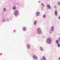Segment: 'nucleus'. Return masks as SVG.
Wrapping results in <instances>:
<instances>
[{
	"mask_svg": "<svg viewBox=\"0 0 60 60\" xmlns=\"http://www.w3.org/2000/svg\"><path fill=\"white\" fill-rule=\"evenodd\" d=\"M19 13V11L18 10H15L14 13V15L16 16Z\"/></svg>",
	"mask_w": 60,
	"mask_h": 60,
	"instance_id": "1",
	"label": "nucleus"
},
{
	"mask_svg": "<svg viewBox=\"0 0 60 60\" xmlns=\"http://www.w3.org/2000/svg\"><path fill=\"white\" fill-rule=\"evenodd\" d=\"M52 40L50 38H48L47 39V43H50L51 42Z\"/></svg>",
	"mask_w": 60,
	"mask_h": 60,
	"instance_id": "2",
	"label": "nucleus"
},
{
	"mask_svg": "<svg viewBox=\"0 0 60 60\" xmlns=\"http://www.w3.org/2000/svg\"><path fill=\"white\" fill-rule=\"evenodd\" d=\"M41 29H40V28H38V34H41Z\"/></svg>",
	"mask_w": 60,
	"mask_h": 60,
	"instance_id": "3",
	"label": "nucleus"
},
{
	"mask_svg": "<svg viewBox=\"0 0 60 60\" xmlns=\"http://www.w3.org/2000/svg\"><path fill=\"white\" fill-rule=\"evenodd\" d=\"M33 57L35 59H36L37 58V57L35 55H34L33 56Z\"/></svg>",
	"mask_w": 60,
	"mask_h": 60,
	"instance_id": "4",
	"label": "nucleus"
},
{
	"mask_svg": "<svg viewBox=\"0 0 60 60\" xmlns=\"http://www.w3.org/2000/svg\"><path fill=\"white\" fill-rule=\"evenodd\" d=\"M47 7H48V8H49V9H51V7H50V5H48Z\"/></svg>",
	"mask_w": 60,
	"mask_h": 60,
	"instance_id": "5",
	"label": "nucleus"
},
{
	"mask_svg": "<svg viewBox=\"0 0 60 60\" xmlns=\"http://www.w3.org/2000/svg\"><path fill=\"white\" fill-rule=\"evenodd\" d=\"M26 28L25 27H24L23 28V31H26Z\"/></svg>",
	"mask_w": 60,
	"mask_h": 60,
	"instance_id": "6",
	"label": "nucleus"
},
{
	"mask_svg": "<svg viewBox=\"0 0 60 60\" xmlns=\"http://www.w3.org/2000/svg\"><path fill=\"white\" fill-rule=\"evenodd\" d=\"M16 8L15 7V6H14V7L13 8V9L14 10H16Z\"/></svg>",
	"mask_w": 60,
	"mask_h": 60,
	"instance_id": "7",
	"label": "nucleus"
},
{
	"mask_svg": "<svg viewBox=\"0 0 60 60\" xmlns=\"http://www.w3.org/2000/svg\"><path fill=\"white\" fill-rule=\"evenodd\" d=\"M56 43H59V41L58 40H57L56 41Z\"/></svg>",
	"mask_w": 60,
	"mask_h": 60,
	"instance_id": "8",
	"label": "nucleus"
},
{
	"mask_svg": "<svg viewBox=\"0 0 60 60\" xmlns=\"http://www.w3.org/2000/svg\"><path fill=\"white\" fill-rule=\"evenodd\" d=\"M37 22V21H36V20H35L34 22V25H36V22Z\"/></svg>",
	"mask_w": 60,
	"mask_h": 60,
	"instance_id": "9",
	"label": "nucleus"
},
{
	"mask_svg": "<svg viewBox=\"0 0 60 60\" xmlns=\"http://www.w3.org/2000/svg\"><path fill=\"white\" fill-rule=\"evenodd\" d=\"M28 47V49H30V45L29 44L27 45Z\"/></svg>",
	"mask_w": 60,
	"mask_h": 60,
	"instance_id": "10",
	"label": "nucleus"
},
{
	"mask_svg": "<svg viewBox=\"0 0 60 60\" xmlns=\"http://www.w3.org/2000/svg\"><path fill=\"white\" fill-rule=\"evenodd\" d=\"M43 59L44 60H46V59H45V57H44V56H43Z\"/></svg>",
	"mask_w": 60,
	"mask_h": 60,
	"instance_id": "11",
	"label": "nucleus"
},
{
	"mask_svg": "<svg viewBox=\"0 0 60 60\" xmlns=\"http://www.w3.org/2000/svg\"><path fill=\"white\" fill-rule=\"evenodd\" d=\"M55 14L56 15H57V11H55Z\"/></svg>",
	"mask_w": 60,
	"mask_h": 60,
	"instance_id": "12",
	"label": "nucleus"
},
{
	"mask_svg": "<svg viewBox=\"0 0 60 60\" xmlns=\"http://www.w3.org/2000/svg\"><path fill=\"white\" fill-rule=\"evenodd\" d=\"M58 47H60V44H58Z\"/></svg>",
	"mask_w": 60,
	"mask_h": 60,
	"instance_id": "13",
	"label": "nucleus"
},
{
	"mask_svg": "<svg viewBox=\"0 0 60 60\" xmlns=\"http://www.w3.org/2000/svg\"><path fill=\"white\" fill-rule=\"evenodd\" d=\"M45 17H46V15H44L43 16V17L44 18H45Z\"/></svg>",
	"mask_w": 60,
	"mask_h": 60,
	"instance_id": "14",
	"label": "nucleus"
},
{
	"mask_svg": "<svg viewBox=\"0 0 60 60\" xmlns=\"http://www.w3.org/2000/svg\"><path fill=\"white\" fill-rule=\"evenodd\" d=\"M39 14V12H37V15H38Z\"/></svg>",
	"mask_w": 60,
	"mask_h": 60,
	"instance_id": "15",
	"label": "nucleus"
},
{
	"mask_svg": "<svg viewBox=\"0 0 60 60\" xmlns=\"http://www.w3.org/2000/svg\"><path fill=\"white\" fill-rule=\"evenodd\" d=\"M52 29H54V27L52 26L51 27Z\"/></svg>",
	"mask_w": 60,
	"mask_h": 60,
	"instance_id": "16",
	"label": "nucleus"
},
{
	"mask_svg": "<svg viewBox=\"0 0 60 60\" xmlns=\"http://www.w3.org/2000/svg\"><path fill=\"white\" fill-rule=\"evenodd\" d=\"M4 11H6V9H5V8H4Z\"/></svg>",
	"mask_w": 60,
	"mask_h": 60,
	"instance_id": "17",
	"label": "nucleus"
},
{
	"mask_svg": "<svg viewBox=\"0 0 60 60\" xmlns=\"http://www.w3.org/2000/svg\"><path fill=\"white\" fill-rule=\"evenodd\" d=\"M58 4L59 5H60V3H59V2H58Z\"/></svg>",
	"mask_w": 60,
	"mask_h": 60,
	"instance_id": "18",
	"label": "nucleus"
},
{
	"mask_svg": "<svg viewBox=\"0 0 60 60\" xmlns=\"http://www.w3.org/2000/svg\"><path fill=\"white\" fill-rule=\"evenodd\" d=\"M41 5H43V4H41Z\"/></svg>",
	"mask_w": 60,
	"mask_h": 60,
	"instance_id": "19",
	"label": "nucleus"
},
{
	"mask_svg": "<svg viewBox=\"0 0 60 60\" xmlns=\"http://www.w3.org/2000/svg\"><path fill=\"white\" fill-rule=\"evenodd\" d=\"M41 50H42V48H41Z\"/></svg>",
	"mask_w": 60,
	"mask_h": 60,
	"instance_id": "20",
	"label": "nucleus"
},
{
	"mask_svg": "<svg viewBox=\"0 0 60 60\" xmlns=\"http://www.w3.org/2000/svg\"><path fill=\"white\" fill-rule=\"evenodd\" d=\"M59 40H60V38H59Z\"/></svg>",
	"mask_w": 60,
	"mask_h": 60,
	"instance_id": "21",
	"label": "nucleus"
},
{
	"mask_svg": "<svg viewBox=\"0 0 60 60\" xmlns=\"http://www.w3.org/2000/svg\"><path fill=\"white\" fill-rule=\"evenodd\" d=\"M59 19H60V17H59Z\"/></svg>",
	"mask_w": 60,
	"mask_h": 60,
	"instance_id": "22",
	"label": "nucleus"
},
{
	"mask_svg": "<svg viewBox=\"0 0 60 60\" xmlns=\"http://www.w3.org/2000/svg\"><path fill=\"white\" fill-rule=\"evenodd\" d=\"M4 21H5V20H4Z\"/></svg>",
	"mask_w": 60,
	"mask_h": 60,
	"instance_id": "23",
	"label": "nucleus"
},
{
	"mask_svg": "<svg viewBox=\"0 0 60 60\" xmlns=\"http://www.w3.org/2000/svg\"><path fill=\"white\" fill-rule=\"evenodd\" d=\"M41 60H42V59H41Z\"/></svg>",
	"mask_w": 60,
	"mask_h": 60,
	"instance_id": "24",
	"label": "nucleus"
},
{
	"mask_svg": "<svg viewBox=\"0 0 60 60\" xmlns=\"http://www.w3.org/2000/svg\"><path fill=\"white\" fill-rule=\"evenodd\" d=\"M55 7H56V6H55Z\"/></svg>",
	"mask_w": 60,
	"mask_h": 60,
	"instance_id": "25",
	"label": "nucleus"
}]
</instances>
